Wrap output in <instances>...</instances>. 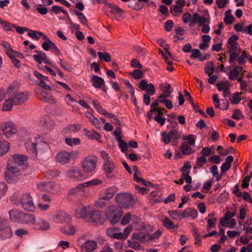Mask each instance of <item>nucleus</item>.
Instances as JSON below:
<instances>
[{
  "label": "nucleus",
  "mask_w": 252,
  "mask_h": 252,
  "mask_svg": "<svg viewBox=\"0 0 252 252\" xmlns=\"http://www.w3.org/2000/svg\"><path fill=\"white\" fill-rule=\"evenodd\" d=\"M74 13L77 16L79 21L83 24L87 25V20L84 15L81 12L75 10Z\"/></svg>",
  "instance_id": "bf43d9fd"
},
{
  "label": "nucleus",
  "mask_w": 252,
  "mask_h": 252,
  "mask_svg": "<svg viewBox=\"0 0 252 252\" xmlns=\"http://www.w3.org/2000/svg\"><path fill=\"white\" fill-rule=\"evenodd\" d=\"M25 223L29 224L33 228L39 230H47L50 227L49 223L40 218H36L32 214H27L25 216Z\"/></svg>",
  "instance_id": "f03ea898"
},
{
  "label": "nucleus",
  "mask_w": 252,
  "mask_h": 252,
  "mask_svg": "<svg viewBox=\"0 0 252 252\" xmlns=\"http://www.w3.org/2000/svg\"><path fill=\"white\" fill-rule=\"evenodd\" d=\"M59 63L62 67L66 71L71 72L73 70L72 66L68 62L64 61L61 59H59Z\"/></svg>",
  "instance_id": "8fccbe9b"
},
{
  "label": "nucleus",
  "mask_w": 252,
  "mask_h": 252,
  "mask_svg": "<svg viewBox=\"0 0 252 252\" xmlns=\"http://www.w3.org/2000/svg\"><path fill=\"white\" fill-rule=\"evenodd\" d=\"M168 213L169 216L174 220L179 221L183 219V213H181L180 210L169 211Z\"/></svg>",
  "instance_id": "58836bf2"
},
{
  "label": "nucleus",
  "mask_w": 252,
  "mask_h": 252,
  "mask_svg": "<svg viewBox=\"0 0 252 252\" xmlns=\"http://www.w3.org/2000/svg\"><path fill=\"white\" fill-rule=\"evenodd\" d=\"M28 157L23 154H15L8 160L5 176L10 178L14 174L21 172L22 166L25 165L27 161Z\"/></svg>",
  "instance_id": "f257e3e1"
},
{
  "label": "nucleus",
  "mask_w": 252,
  "mask_h": 252,
  "mask_svg": "<svg viewBox=\"0 0 252 252\" xmlns=\"http://www.w3.org/2000/svg\"><path fill=\"white\" fill-rule=\"evenodd\" d=\"M65 143L69 146L78 145L80 144V140L78 138H66L65 139Z\"/></svg>",
  "instance_id": "3c124183"
},
{
  "label": "nucleus",
  "mask_w": 252,
  "mask_h": 252,
  "mask_svg": "<svg viewBox=\"0 0 252 252\" xmlns=\"http://www.w3.org/2000/svg\"><path fill=\"white\" fill-rule=\"evenodd\" d=\"M91 82L94 88L97 89L102 88L103 91H106L105 89L102 88L105 85V81L102 78L95 75H93L91 79Z\"/></svg>",
  "instance_id": "a878e982"
},
{
  "label": "nucleus",
  "mask_w": 252,
  "mask_h": 252,
  "mask_svg": "<svg viewBox=\"0 0 252 252\" xmlns=\"http://www.w3.org/2000/svg\"><path fill=\"white\" fill-rule=\"evenodd\" d=\"M133 178L134 181H135L137 183H140L141 185H143L146 187H149L151 185V183L149 182H147L144 179H142L141 177H139L138 174L136 173H135L133 175Z\"/></svg>",
  "instance_id": "864d4df0"
},
{
  "label": "nucleus",
  "mask_w": 252,
  "mask_h": 252,
  "mask_svg": "<svg viewBox=\"0 0 252 252\" xmlns=\"http://www.w3.org/2000/svg\"><path fill=\"white\" fill-rule=\"evenodd\" d=\"M132 229V226L128 225L124 228L123 232H120V228L111 227L107 229L106 234L113 239L126 240L127 239Z\"/></svg>",
  "instance_id": "7ed1b4c3"
},
{
  "label": "nucleus",
  "mask_w": 252,
  "mask_h": 252,
  "mask_svg": "<svg viewBox=\"0 0 252 252\" xmlns=\"http://www.w3.org/2000/svg\"><path fill=\"white\" fill-rule=\"evenodd\" d=\"M37 188L42 191H50L52 189V185L49 182H41L37 184Z\"/></svg>",
  "instance_id": "4c0bfd02"
},
{
  "label": "nucleus",
  "mask_w": 252,
  "mask_h": 252,
  "mask_svg": "<svg viewBox=\"0 0 252 252\" xmlns=\"http://www.w3.org/2000/svg\"><path fill=\"white\" fill-rule=\"evenodd\" d=\"M123 213H117L116 215L112 214H106V219L112 224H116L118 222L122 216Z\"/></svg>",
  "instance_id": "f704fd0d"
},
{
  "label": "nucleus",
  "mask_w": 252,
  "mask_h": 252,
  "mask_svg": "<svg viewBox=\"0 0 252 252\" xmlns=\"http://www.w3.org/2000/svg\"><path fill=\"white\" fill-rule=\"evenodd\" d=\"M214 69V64L213 62L210 61L206 63L205 67V72L209 76H210L213 72Z\"/></svg>",
  "instance_id": "37998d69"
},
{
  "label": "nucleus",
  "mask_w": 252,
  "mask_h": 252,
  "mask_svg": "<svg viewBox=\"0 0 252 252\" xmlns=\"http://www.w3.org/2000/svg\"><path fill=\"white\" fill-rule=\"evenodd\" d=\"M162 222L163 225L168 229L172 230L175 228L173 221L167 217L164 218L162 220Z\"/></svg>",
  "instance_id": "c03bdc74"
},
{
  "label": "nucleus",
  "mask_w": 252,
  "mask_h": 252,
  "mask_svg": "<svg viewBox=\"0 0 252 252\" xmlns=\"http://www.w3.org/2000/svg\"><path fill=\"white\" fill-rule=\"evenodd\" d=\"M86 136L90 139H95L97 141L100 142V135L96 132L91 131L86 128L83 129Z\"/></svg>",
  "instance_id": "72a5a7b5"
},
{
  "label": "nucleus",
  "mask_w": 252,
  "mask_h": 252,
  "mask_svg": "<svg viewBox=\"0 0 252 252\" xmlns=\"http://www.w3.org/2000/svg\"><path fill=\"white\" fill-rule=\"evenodd\" d=\"M42 48L45 51H49L51 50V52L59 55L60 53V51L57 47L56 44L52 41H48V42H44L42 44Z\"/></svg>",
  "instance_id": "cd10ccee"
},
{
  "label": "nucleus",
  "mask_w": 252,
  "mask_h": 252,
  "mask_svg": "<svg viewBox=\"0 0 252 252\" xmlns=\"http://www.w3.org/2000/svg\"><path fill=\"white\" fill-rule=\"evenodd\" d=\"M100 212L96 210H94L91 206L90 210L88 213V218L89 220L94 223H98L100 219Z\"/></svg>",
  "instance_id": "393cba45"
},
{
  "label": "nucleus",
  "mask_w": 252,
  "mask_h": 252,
  "mask_svg": "<svg viewBox=\"0 0 252 252\" xmlns=\"http://www.w3.org/2000/svg\"><path fill=\"white\" fill-rule=\"evenodd\" d=\"M210 172L217 181H219L221 180L222 175L221 173L220 174H219L218 167L216 165H213L210 168Z\"/></svg>",
  "instance_id": "79ce46f5"
},
{
  "label": "nucleus",
  "mask_w": 252,
  "mask_h": 252,
  "mask_svg": "<svg viewBox=\"0 0 252 252\" xmlns=\"http://www.w3.org/2000/svg\"><path fill=\"white\" fill-rule=\"evenodd\" d=\"M210 18L208 15H201L198 13H194L192 16V19L189 24V27L197 24L199 27L203 26L204 23H209Z\"/></svg>",
  "instance_id": "ddd939ff"
},
{
  "label": "nucleus",
  "mask_w": 252,
  "mask_h": 252,
  "mask_svg": "<svg viewBox=\"0 0 252 252\" xmlns=\"http://www.w3.org/2000/svg\"><path fill=\"white\" fill-rule=\"evenodd\" d=\"M191 168V166L189 162H186L184 163V166L181 169L182 172H183V175L185 174L187 175V178L186 179V183L188 184H189L191 183V177L189 175V169Z\"/></svg>",
  "instance_id": "473e14b6"
},
{
  "label": "nucleus",
  "mask_w": 252,
  "mask_h": 252,
  "mask_svg": "<svg viewBox=\"0 0 252 252\" xmlns=\"http://www.w3.org/2000/svg\"><path fill=\"white\" fill-rule=\"evenodd\" d=\"M29 97L27 93L18 92L14 94L12 98L14 100L15 105H20L26 102Z\"/></svg>",
  "instance_id": "b1692460"
},
{
  "label": "nucleus",
  "mask_w": 252,
  "mask_h": 252,
  "mask_svg": "<svg viewBox=\"0 0 252 252\" xmlns=\"http://www.w3.org/2000/svg\"><path fill=\"white\" fill-rule=\"evenodd\" d=\"M115 201L122 208L129 209L134 204L133 197L128 192H121L116 195L115 198Z\"/></svg>",
  "instance_id": "20e7f679"
},
{
  "label": "nucleus",
  "mask_w": 252,
  "mask_h": 252,
  "mask_svg": "<svg viewBox=\"0 0 252 252\" xmlns=\"http://www.w3.org/2000/svg\"><path fill=\"white\" fill-rule=\"evenodd\" d=\"M62 232L67 235H73L76 232V229L73 226L67 225L62 228Z\"/></svg>",
  "instance_id": "a18cd8bd"
},
{
  "label": "nucleus",
  "mask_w": 252,
  "mask_h": 252,
  "mask_svg": "<svg viewBox=\"0 0 252 252\" xmlns=\"http://www.w3.org/2000/svg\"><path fill=\"white\" fill-rule=\"evenodd\" d=\"M192 233L195 239V244H200L201 242L200 234L196 227L192 229Z\"/></svg>",
  "instance_id": "052dcab7"
},
{
  "label": "nucleus",
  "mask_w": 252,
  "mask_h": 252,
  "mask_svg": "<svg viewBox=\"0 0 252 252\" xmlns=\"http://www.w3.org/2000/svg\"><path fill=\"white\" fill-rule=\"evenodd\" d=\"M34 74L38 80L40 81L37 84L40 87L44 88L46 90H51V87L47 84L49 80L46 76L42 75L37 71H34Z\"/></svg>",
  "instance_id": "412c9836"
},
{
  "label": "nucleus",
  "mask_w": 252,
  "mask_h": 252,
  "mask_svg": "<svg viewBox=\"0 0 252 252\" xmlns=\"http://www.w3.org/2000/svg\"><path fill=\"white\" fill-rule=\"evenodd\" d=\"M70 219V215L63 210L57 211L52 216L53 221L58 223L67 222Z\"/></svg>",
  "instance_id": "2eb2a0df"
},
{
  "label": "nucleus",
  "mask_w": 252,
  "mask_h": 252,
  "mask_svg": "<svg viewBox=\"0 0 252 252\" xmlns=\"http://www.w3.org/2000/svg\"><path fill=\"white\" fill-rule=\"evenodd\" d=\"M38 209L42 212H47L50 208V204L48 203H43L39 202L37 204Z\"/></svg>",
  "instance_id": "49530a36"
},
{
  "label": "nucleus",
  "mask_w": 252,
  "mask_h": 252,
  "mask_svg": "<svg viewBox=\"0 0 252 252\" xmlns=\"http://www.w3.org/2000/svg\"><path fill=\"white\" fill-rule=\"evenodd\" d=\"M13 105H15V103L12 97L8 98L3 102L2 110L3 111H10L12 109Z\"/></svg>",
  "instance_id": "e433bc0d"
},
{
  "label": "nucleus",
  "mask_w": 252,
  "mask_h": 252,
  "mask_svg": "<svg viewBox=\"0 0 252 252\" xmlns=\"http://www.w3.org/2000/svg\"><path fill=\"white\" fill-rule=\"evenodd\" d=\"M194 147L188 144L187 142H184L181 146V150L183 154L185 155H189L193 152L192 149Z\"/></svg>",
  "instance_id": "ea45409f"
},
{
  "label": "nucleus",
  "mask_w": 252,
  "mask_h": 252,
  "mask_svg": "<svg viewBox=\"0 0 252 252\" xmlns=\"http://www.w3.org/2000/svg\"><path fill=\"white\" fill-rule=\"evenodd\" d=\"M20 203L22 208L28 211H32L35 209L32 198L29 193H25L21 195Z\"/></svg>",
  "instance_id": "9b49d317"
},
{
  "label": "nucleus",
  "mask_w": 252,
  "mask_h": 252,
  "mask_svg": "<svg viewBox=\"0 0 252 252\" xmlns=\"http://www.w3.org/2000/svg\"><path fill=\"white\" fill-rule=\"evenodd\" d=\"M97 55L100 60L106 62H109L111 60L110 54L107 52H98Z\"/></svg>",
  "instance_id": "de8ad7c7"
},
{
  "label": "nucleus",
  "mask_w": 252,
  "mask_h": 252,
  "mask_svg": "<svg viewBox=\"0 0 252 252\" xmlns=\"http://www.w3.org/2000/svg\"><path fill=\"white\" fill-rule=\"evenodd\" d=\"M92 103L94 108L99 113L101 114L102 112H103L104 109L100 105V103L97 100L94 99Z\"/></svg>",
  "instance_id": "774afa93"
},
{
  "label": "nucleus",
  "mask_w": 252,
  "mask_h": 252,
  "mask_svg": "<svg viewBox=\"0 0 252 252\" xmlns=\"http://www.w3.org/2000/svg\"><path fill=\"white\" fill-rule=\"evenodd\" d=\"M91 206H86L82 204L76 205L73 209V214L77 218L87 219Z\"/></svg>",
  "instance_id": "f8f14e48"
},
{
  "label": "nucleus",
  "mask_w": 252,
  "mask_h": 252,
  "mask_svg": "<svg viewBox=\"0 0 252 252\" xmlns=\"http://www.w3.org/2000/svg\"><path fill=\"white\" fill-rule=\"evenodd\" d=\"M130 75L135 79H138L142 77L143 73L139 69H135L132 72H130Z\"/></svg>",
  "instance_id": "338daca9"
},
{
  "label": "nucleus",
  "mask_w": 252,
  "mask_h": 252,
  "mask_svg": "<svg viewBox=\"0 0 252 252\" xmlns=\"http://www.w3.org/2000/svg\"><path fill=\"white\" fill-rule=\"evenodd\" d=\"M182 213L183 219H187L189 220H194L198 216L197 211L195 209L191 208H187Z\"/></svg>",
  "instance_id": "bb28decb"
},
{
  "label": "nucleus",
  "mask_w": 252,
  "mask_h": 252,
  "mask_svg": "<svg viewBox=\"0 0 252 252\" xmlns=\"http://www.w3.org/2000/svg\"><path fill=\"white\" fill-rule=\"evenodd\" d=\"M141 219L135 215H131L130 213H126L123 217L121 223L125 225L127 224L129 222H131L132 224H136L139 223L141 221Z\"/></svg>",
  "instance_id": "f3484780"
},
{
  "label": "nucleus",
  "mask_w": 252,
  "mask_h": 252,
  "mask_svg": "<svg viewBox=\"0 0 252 252\" xmlns=\"http://www.w3.org/2000/svg\"><path fill=\"white\" fill-rule=\"evenodd\" d=\"M241 93H236L233 94L232 98L230 99L231 104H237L239 103L241 100Z\"/></svg>",
  "instance_id": "4d7b16f0"
},
{
  "label": "nucleus",
  "mask_w": 252,
  "mask_h": 252,
  "mask_svg": "<svg viewBox=\"0 0 252 252\" xmlns=\"http://www.w3.org/2000/svg\"><path fill=\"white\" fill-rule=\"evenodd\" d=\"M38 97L42 101L50 104H55L57 100L55 97L50 92H48L44 90H40Z\"/></svg>",
  "instance_id": "6ab92c4d"
},
{
  "label": "nucleus",
  "mask_w": 252,
  "mask_h": 252,
  "mask_svg": "<svg viewBox=\"0 0 252 252\" xmlns=\"http://www.w3.org/2000/svg\"><path fill=\"white\" fill-rule=\"evenodd\" d=\"M0 130L6 139L12 138L18 132L16 124L12 121L2 122L0 124Z\"/></svg>",
  "instance_id": "423d86ee"
},
{
  "label": "nucleus",
  "mask_w": 252,
  "mask_h": 252,
  "mask_svg": "<svg viewBox=\"0 0 252 252\" xmlns=\"http://www.w3.org/2000/svg\"><path fill=\"white\" fill-rule=\"evenodd\" d=\"M25 146L27 150L32 152H36L40 149V147L44 146L46 144L42 142L40 137H28L25 142Z\"/></svg>",
  "instance_id": "1a4fd4ad"
},
{
  "label": "nucleus",
  "mask_w": 252,
  "mask_h": 252,
  "mask_svg": "<svg viewBox=\"0 0 252 252\" xmlns=\"http://www.w3.org/2000/svg\"><path fill=\"white\" fill-rule=\"evenodd\" d=\"M190 57L192 59H198L200 62L207 59V55H202L200 51L197 49H193L191 51Z\"/></svg>",
  "instance_id": "7c9ffc66"
},
{
  "label": "nucleus",
  "mask_w": 252,
  "mask_h": 252,
  "mask_svg": "<svg viewBox=\"0 0 252 252\" xmlns=\"http://www.w3.org/2000/svg\"><path fill=\"white\" fill-rule=\"evenodd\" d=\"M161 136L162 140L165 144H167L171 142L172 139L169 133L162 132L161 133Z\"/></svg>",
  "instance_id": "e2e57ef3"
},
{
  "label": "nucleus",
  "mask_w": 252,
  "mask_h": 252,
  "mask_svg": "<svg viewBox=\"0 0 252 252\" xmlns=\"http://www.w3.org/2000/svg\"><path fill=\"white\" fill-rule=\"evenodd\" d=\"M97 247V244L95 241L88 240L82 244L81 252H92Z\"/></svg>",
  "instance_id": "5701e85b"
},
{
  "label": "nucleus",
  "mask_w": 252,
  "mask_h": 252,
  "mask_svg": "<svg viewBox=\"0 0 252 252\" xmlns=\"http://www.w3.org/2000/svg\"><path fill=\"white\" fill-rule=\"evenodd\" d=\"M117 141L119 143V146L120 148L121 151L123 153L126 152L127 150V144L121 138H119Z\"/></svg>",
  "instance_id": "0e129e2a"
},
{
  "label": "nucleus",
  "mask_w": 252,
  "mask_h": 252,
  "mask_svg": "<svg viewBox=\"0 0 252 252\" xmlns=\"http://www.w3.org/2000/svg\"><path fill=\"white\" fill-rule=\"evenodd\" d=\"M17 84L16 83H12L10 84L7 90V91L6 92L7 95L8 96L12 95L14 94H15V92L16 91L17 88Z\"/></svg>",
  "instance_id": "09e8293b"
},
{
  "label": "nucleus",
  "mask_w": 252,
  "mask_h": 252,
  "mask_svg": "<svg viewBox=\"0 0 252 252\" xmlns=\"http://www.w3.org/2000/svg\"><path fill=\"white\" fill-rule=\"evenodd\" d=\"M183 139L188 144L195 147V139L193 135H189L183 137Z\"/></svg>",
  "instance_id": "13d9d810"
},
{
  "label": "nucleus",
  "mask_w": 252,
  "mask_h": 252,
  "mask_svg": "<svg viewBox=\"0 0 252 252\" xmlns=\"http://www.w3.org/2000/svg\"><path fill=\"white\" fill-rule=\"evenodd\" d=\"M104 9L108 15H113L118 17H122L123 11L116 5L111 3H106L104 6Z\"/></svg>",
  "instance_id": "4468645a"
},
{
  "label": "nucleus",
  "mask_w": 252,
  "mask_h": 252,
  "mask_svg": "<svg viewBox=\"0 0 252 252\" xmlns=\"http://www.w3.org/2000/svg\"><path fill=\"white\" fill-rule=\"evenodd\" d=\"M171 13L175 16H179L182 12V8L176 5L171 6Z\"/></svg>",
  "instance_id": "680f3d73"
},
{
  "label": "nucleus",
  "mask_w": 252,
  "mask_h": 252,
  "mask_svg": "<svg viewBox=\"0 0 252 252\" xmlns=\"http://www.w3.org/2000/svg\"><path fill=\"white\" fill-rule=\"evenodd\" d=\"M10 143L5 140H0V157L8 153L10 149Z\"/></svg>",
  "instance_id": "2f4dec72"
},
{
  "label": "nucleus",
  "mask_w": 252,
  "mask_h": 252,
  "mask_svg": "<svg viewBox=\"0 0 252 252\" xmlns=\"http://www.w3.org/2000/svg\"><path fill=\"white\" fill-rule=\"evenodd\" d=\"M132 237L134 239L138 240L141 243L150 241V234L145 232L134 233L132 234Z\"/></svg>",
  "instance_id": "c85d7f7f"
},
{
  "label": "nucleus",
  "mask_w": 252,
  "mask_h": 252,
  "mask_svg": "<svg viewBox=\"0 0 252 252\" xmlns=\"http://www.w3.org/2000/svg\"><path fill=\"white\" fill-rule=\"evenodd\" d=\"M79 153L77 151H72L70 152L61 151L56 157L57 161L62 164L68 163L70 160H74L79 156Z\"/></svg>",
  "instance_id": "6e6552de"
},
{
  "label": "nucleus",
  "mask_w": 252,
  "mask_h": 252,
  "mask_svg": "<svg viewBox=\"0 0 252 252\" xmlns=\"http://www.w3.org/2000/svg\"><path fill=\"white\" fill-rule=\"evenodd\" d=\"M66 176L74 180L82 181L88 178L83 170L81 171L78 167H72L67 172Z\"/></svg>",
  "instance_id": "9d476101"
},
{
  "label": "nucleus",
  "mask_w": 252,
  "mask_h": 252,
  "mask_svg": "<svg viewBox=\"0 0 252 252\" xmlns=\"http://www.w3.org/2000/svg\"><path fill=\"white\" fill-rule=\"evenodd\" d=\"M117 191V188L116 187H109L100 192V198L104 199L105 201H108L113 197Z\"/></svg>",
  "instance_id": "a211bd4d"
},
{
  "label": "nucleus",
  "mask_w": 252,
  "mask_h": 252,
  "mask_svg": "<svg viewBox=\"0 0 252 252\" xmlns=\"http://www.w3.org/2000/svg\"><path fill=\"white\" fill-rule=\"evenodd\" d=\"M233 17L231 13V10H229L225 12L224 18V22L227 25H230L233 21Z\"/></svg>",
  "instance_id": "603ef678"
},
{
  "label": "nucleus",
  "mask_w": 252,
  "mask_h": 252,
  "mask_svg": "<svg viewBox=\"0 0 252 252\" xmlns=\"http://www.w3.org/2000/svg\"><path fill=\"white\" fill-rule=\"evenodd\" d=\"M100 157L103 160V168L106 172V177L109 178H113L112 172L115 168V165L113 160L109 154L105 151L100 152Z\"/></svg>",
  "instance_id": "0eeeda50"
},
{
  "label": "nucleus",
  "mask_w": 252,
  "mask_h": 252,
  "mask_svg": "<svg viewBox=\"0 0 252 252\" xmlns=\"http://www.w3.org/2000/svg\"><path fill=\"white\" fill-rule=\"evenodd\" d=\"M123 213L121 208L116 205H112L108 207L106 211V214H109L110 213L116 215L117 213Z\"/></svg>",
  "instance_id": "a19ab883"
},
{
  "label": "nucleus",
  "mask_w": 252,
  "mask_h": 252,
  "mask_svg": "<svg viewBox=\"0 0 252 252\" xmlns=\"http://www.w3.org/2000/svg\"><path fill=\"white\" fill-rule=\"evenodd\" d=\"M27 215L16 209L9 211V219L11 221L13 222L23 221L25 223V216Z\"/></svg>",
  "instance_id": "dca6fc26"
},
{
  "label": "nucleus",
  "mask_w": 252,
  "mask_h": 252,
  "mask_svg": "<svg viewBox=\"0 0 252 252\" xmlns=\"http://www.w3.org/2000/svg\"><path fill=\"white\" fill-rule=\"evenodd\" d=\"M243 71V68L241 66H236L234 69L231 70L228 73V78L230 80L235 79L238 74Z\"/></svg>",
  "instance_id": "c9c22d12"
},
{
  "label": "nucleus",
  "mask_w": 252,
  "mask_h": 252,
  "mask_svg": "<svg viewBox=\"0 0 252 252\" xmlns=\"http://www.w3.org/2000/svg\"><path fill=\"white\" fill-rule=\"evenodd\" d=\"M139 88L142 90L145 91L147 94L153 95L155 93V88L153 84H147L145 80H141L138 84Z\"/></svg>",
  "instance_id": "aec40b11"
},
{
  "label": "nucleus",
  "mask_w": 252,
  "mask_h": 252,
  "mask_svg": "<svg viewBox=\"0 0 252 252\" xmlns=\"http://www.w3.org/2000/svg\"><path fill=\"white\" fill-rule=\"evenodd\" d=\"M12 236V232L10 227L6 224V221L4 222V226L0 230V237L1 239H5L9 238Z\"/></svg>",
  "instance_id": "c756f323"
},
{
  "label": "nucleus",
  "mask_w": 252,
  "mask_h": 252,
  "mask_svg": "<svg viewBox=\"0 0 252 252\" xmlns=\"http://www.w3.org/2000/svg\"><path fill=\"white\" fill-rule=\"evenodd\" d=\"M97 158L96 157L90 155L84 158L80 163V166L86 175L94 172L96 167Z\"/></svg>",
  "instance_id": "39448f33"
},
{
  "label": "nucleus",
  "mask_w": 252,
  "mask_h": 252,
  "mask_svg": "<svg viewBox=\"0 0 252 252\" xmlns=\"http://www.w3.org/2000/svg\"><path fill=\"white\" fill-rule=\"evenodd\" d=\"M163 94H162L165 95L166 96H170L173 90L169 84H166L164 87L161 88Z\"/></svg>",
  "instance_id": "6e6d98bb"
},
{
  "label": "nucleus",
  "mask_w": 252,
  "mask_h": 252,
  "mask_svg": "<svg viewBox=\"0 0 252 252\" xmlns=\"http://www.w3.org/2000/svg\"><path fill=\"white\" fill-rule=\"evenodd\" d=\"M40 32L29 30L28 35L33 39L38 40L40 38Z\"/></svg>",
  "instance_id": "5fc2aeb1"
},
{
  "label": "nucleus",
  "mask_w": 252,
  "mask_h": 252,
  "mask_svg": "<svg viewBox=\"0 0 252 252\" xmlns=\"http://www.w3.org/2000/svg\"><path fill=\"white\" fill-rule=\"evenodd\" d=\"M39 125L48 129H52L54 126V122L48 115L42 116L39 121Z\"/></svg>",
  "instance_id": "4be33fe9"
},
{
  "label": "nucleus",
  "mask_w": 252,
  "mask_h": 252,
  "mask_svg": "<svg viewBox=\"0 0 252 252\" xmlns=\"http://www.w3.org/2000/svg\"><path fill=\"white\" fill-rule=\"evenodd\" d=\"M52 200L50 195L47 194H43L39 199L38 201L50 204L52 202Z\"/></svg>",
  "instance_id": "69168bd1"
}]
</instances>
